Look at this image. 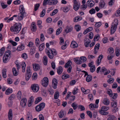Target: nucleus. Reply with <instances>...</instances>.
<instances>
[{
	"label": "nucleus",
	"mask_w": 120,
	"mask_h": 120,
	"mask_svg": "<svg viewBox=\"0 0 120 120\" xmlns=\"http://www.w3.org/2000/svg\"><path fill=\"white\" fill-rule=\"evenodd\" d=\"M21 28V25L19 24L16 23L13 26H11L10 28L11 31L14 32L15 34L18 33Z\"/></svg>",
	"instance_id": "obj_1"
},
{
	"label": "nucleus",
	"mask_w": 120,
	"mask_h": 120,
	"mask_svg": "<svg viewBox=\"0 0 120 120\" xmlns=\"http://www.w3.org/2000/svg\"><path fill=\"white\" fill-rule=\"evenodd\" d=\"M19 7L20 13L18 15V17L19 19L20 20H21L23 19L24 15L25 13V9L23 5H20Z\"/></svg>",
	"instance_id": "obj_2"
},
{
	"label": "nucleus",
	"mask_w": 120,
	"mask_h": 120,
	"mask_svg": "<svg viewBox=\"0 0 120 120\" xmlns=\"http://www.w3.org/2000/svg\"><path fill=\"white\" fill-rule=\"evenodd\" d=\"M109 107L107 106H102L101 107V109L99 110L100 113L104 115H107L109 114V112H106L109 109Z\"/></svg>",
	"instance_id": "obj_3"
},
{
	"label": "nucleus",
	"mask_w": 120,
	"mask_h": 120,
	"mask_svg": "<svg viewBox=\"0 0 120 120\" xmlns=\"http://www.w3.org/2000/svg\"><path fill=\"white\" fill-rule=\"evenodd\" d=\"M114 22L115 23L114 24V25H112L111 31V34H113L117 28L118 25V22L117 19H115L114 20Z\"/></svg>",
	"instance_id": "obj_4"
},
{
	"label": "nucleus",
	"mask_w": 120,
	"mask_h": 120,
	"mask_svg": "<svg viewBox=\"0 0 120 120\" xmlns=\"http://www.w3.org/2000/svg\"><path fill=\"white\" fill-rule=\"evenodd\" d=\"M26 73L25 75V79L26 81L29 80L31 75V73L30 67H27L26 70Z\"/></svg>",
	"instance_id": "obj_5"
},
{
	"label": "nucleus",
	"mask_w": 120,
	"mask_h": 120,
	"mask_svg": "<svg viewBox=\"0 0 120 120\" xmlns=\"http://www.w3.org/2000/svg\"><path fill=\"white\" fill-rule=\"evenodd\" d=\"M45 105V103L44 102L40 104L39 105L35 107L36 110L38 112L40 111L44 108Z\"/></svg>",
	"instance_id": "obj_6"
},
{
	"label": "nucleus",
	"mask_w": 120,
	"mask_h": 120,
	"mask_svg": "<svg viewBox=\"0 0 120 120\" xmlns=\"http://www.w3.org/2000/svg\"><path fill=\"white\" fill-rule=\"evenodd\" d=\"M31 88L33 91L37 92L39 90L38 85L37 84H34L31 85Z\"/></svg>",
	"instance_id": "obj_7"
},
{
	"label": "nucleus",
	"mask_w": 120,
	"mask_h": 120,
	"mask_svg": "<svg viewBox=\"0 0 120 120\" xmlns=\"http://www.w3.org/2000/svg\"><path fill=\"white\" fill-rule=\"evenodd\" d=\"M57 80L55 78L53 79L52 80V85L53 88L56 89L57 87Z\"/></svg>",
	"instance_id": "obj_8"
},
{
	"label": "nucleus",
	"mask_w": 120,
	"mask_h": 120,
	"mask_svg": "<svg viewBox=\"0 0 120 120\" xmlns=\"http://www.w3.org/2000/svg\"><path fill=\"white\" fill-rule=\"evenodd\" d=\"M84 44L85 46L87 47L89 46V44L91 42V41L89 38H86L84 40Z\"/></svg>",
	"instance_id": "obj_9"
},
{
	"label": "nucleus",
	"mask_w": 120,
	"mask_h": 120,
	"mask_svg": "<svg viewBox=\"0 0 120 120\" xmlns=\"http://www.w3.org/2000/svg\"><path fill=\"white\" fill-rule=\"evenodd\" d=\"M27 102V101L25 98H23L20 101V105L22 107H23L26 105V104Z\"/></svg>",
	"instance_id": "obj_10"
},
{
	"label": "nucleus",
	"mask_w": 120,
	"mask_h": 120,
	"mask_svg": "<svg viewBox=\"0 0 120 120\" xmlns=\"http://www.w3.org/2000/svg\"><path fill=\"white\" fill-rule=\"evenodd\" d=\"M100 46V44L99 43H97L96 44V45L95 46L94 48V54H96L97 52L98 51V50L99 49V47Z\"/></svg>",
	"instance_id": "obj_11"
},
{
	"label": "nucleus",
	"mask_w": 120,
	"mask_h": 120,
	"mask_svg": "<svg viewBox=\"0 0 120 120\" xmlns=\"http://www.w3.org/2000/svg\"><path fill=\"white\" fill-rule=\"evenodd\" d=\"M34 70L35 71H37L40 69L39 65L38 64H32Z\"/></svg>",
	"instance_id": "obj_12"
},
{
	"label": "nucleus",
	"mask_w": 120,
	"mask_h": 120,
	"mask_svg": "<svg viewBox=\"0 0 120 120\" xmlns=\"http://www.w3.org/2000/svg\"><path fill=\"white\" fill-rule=\"evenodd\" d=\"M8 115L9 119V120H11L13 117V114L12 109H9Z\"/></svg>",
	"instance_id": "obj_13"
},
{
	"label": "nucleus",
	"mask_w": 120,
	"mask_h": 120,
	"mask_svg": "<svg viewBox=\"0 0 120 120\" xmlns=\"http://www.w3.org/2000/svg\"><path fill=\"white\" fill-rule=\"evenodd\" d=\"M89 108L91 110H94L95 109V108H97L98 106L96 105V104H90L89 106Z\"/></svg>",
	"instance_id": "obj_14"
},
{
	"label": "nucleus",
	"mask_w": 120,
	"mask_h": 120,
	"mask_svg": "<svg viewBox=\"0 0 120 120\" xmlns=\"http://www.w3.org/2000/svg\"><path fill=\"white\" fill-rule=\"evenodd\" d=\"M114 50L112 48L110 47L108 49V53L109 55H114Z\"/></svg>",
	"instance_id": "obj_15"
},
{
	"label": "nucleus",
	"mask_w": 120,
	"mask_h": 120,
	"mask_svg": "<svg viewBox=\"0 0 120 120\" xmlns=\"http://www.w3.org/2000/svg\"><path fill=\"white\" fill-rule=\"evenodd\" d=\"M103 103L105 105H108L110 103L109 99L107 98H104L103 101Z\"/></svg>",
	"instance_id": "obj_16"
},
{
	"label": "nucleus",
	"mask_w": 120,
	"mask_h": 120,
	"mask_svg": "<svg viewBox=\"0 0 120 120\" xmlns=\"http://www.w3.org/2000/svg\"><path fill=\"white\" fill-rule=\"evenodd\" d=\"M58 2V1L56 0H52L49 2L48 4L50 5H54L56 4Z\"/></svg>",
	"instance_id": "obj_17"
},
{
	"label": "nucleus",
	"mask_w": 120,
	"mask_h": 120,
	"mask_svg": "<svg viewBox=\"0 0 120 120\" xmlns=\"http://www.w3.org/2000/svg\"><path fill=\"white\" fill-rule=\"evenodd\" d=\"M94 4V3L93 1H90L89 0L87 2V5L90 7H93Z\"/></svg>",
	"instance_id": "obj_18"
},
{
	"label": "nucleus",
	"mask_w": 120,
	"mask_h": 120,
	"mask_svg": "<svg viewBox=\"0 0 120 120\" xmlns=\"http://www.w3.org/2000/svg\"><path fill=\"white\" fill-rule=\"evenodd\" d=\"M25 47L24 45L21 44L17 47V50L19 51H20L24 49Z\"/></svg>",
	"instance_id": "obj_19"
},
{
	"label": "nucleus",
	"mask_w": 120,
	"mask_h": 120,
	"mask_svg": "<svg viewBox=\"0 0 120 120\" xmlns=\"http://www.w3.org/2000/svg\"><path fill=\"white\" fill-rule=\"evenodd\" d=\"M103 58V56L102 55H101L98 57V59L97 60V64L98 65H99L101 62V59Z\"/></svg>",
	"instance_id": "obj_20"
},
{
	"label": "nucleus",
	"mask_w": 120,
	"mask_h": 120,
	"mask_svg": "<svg viewBox=\"0 0 120 120\" xmlns=\"http://www.w3.org/2000/svg\"><path fill=\"white\" fill-rule=\"evenodd\" d=\"M48 62V58L46 56H44L43 59V62L44 64L45 65H46Z\"/></svg>",
	"instance_id": "obj_21"
},
{
	"label": "nucleus",
	"mask_w": 120,
	"mask_h": 120,
	"mask_svg": "<svg viewBox=\"0 0 120 120\" xmlns=\"http://www.w3.org/2000/svg\"><path fill=\"white\" fill-rule=\"evenodd\" d=\"M105 4L104 0H101L99 3V5L101 8H102L104 7Z\"/></svg>",
	"instance_id": "obj_22"
},
{
	"label": "nucleus",
	"mask_w": 120,
	"mask_h": 120,
	"mask_svg": "<svg viewBox=\"0 0 120 120\" xmlns=\"http://www.w3.org/2000/svg\"><path fill=\"white\" fill-rule=\"evenodd\" d=\"M63 71V68L61 66H59L58 68L57 69V72L59 75L61 74L62 72Z\"/></svg>",
	"instance_id": "obj_23"
},
{
	"label": "nucleus",
	"mask_w": 120,
	"mask_h": 120,
	"mask_svg": "<svg viewBox=\"0 0 120 120\" xmlns=\"http://www.w3.org/2000/svg\"><path fill=\"white\" fill-rule=\"evenodd\" d=\"M47 55L49 58L51 59H52L54 57V55L49 50H48L47 53Z\"/></svg>",
	"instance_id": "obj_24"
},
{
	"label": "nucleus",
	"mask_w": 120,
	"mask_h": 120,
	"mask_svg": "<svg viewBox=\"0 0 120 120\" xmlns=\"http://www.w3.org/2000/svg\"><path fill=\"white\" fill-rule=\"evenodd\" d=\"M7 70L6 69H3L2 70V75L3 77L4 78H6V76Z\"/></svg>",
	"instance_id": "obj_25"
},
{
	"label": "nucleus",
	"mask_w": 120,
	"mask_h": 120,
	"mask_svg": "<svg viewBox=\"0 0 120 120\" xmlns=\"http://www.w3.org/2000/svg\"><path fill=\"white\" fill-rule=\"evenodd\" d=\"M11 53L10 51L8 50L6 52L4 56L10 58L11 56Z\"/></svg>",
	"instance_id": "obj_26"
},
{
	"label": "nucleus",
	"mask_w": 120,
	"mask_h": 120,
	"mask_svg": "<svg viewBox=\"0 0 120 120\" xmlns=\"http://www.w3.org/2000/svg\"><path fill=\"white\" fill-rule=\"evenodd\" d=\"M72 64L71 61L70 60H69L66 63L64 66V67L65 68H68V67L71 66V65Z\"/></svg>",
	"instance_id": "obj_27"
},
{
	"label": "nucleus",
	"mask_w": 120,
	"mask_h": 120,
	"mask_svg": "<svg viewBox=\"0 0 120 120\" xmlns=\"http://www.w3.org/2000/svg\"><path fill=\"white\" fill-rule=\"evenodd\" d=\"M93 30V28L92 27H90L86 29L84 31L83 34H86L89 32Z\"/></svg>",
	"instance_id": "obj_28"
},
{
	"label": "nucleus",
	"mask_w": 120,
	"mask_h": 120,
	"mask_svg": "<svg viewBox=\"0 0 120 120\" xmlns=\"http://www.w3.org/2000/svg\"><path fill=\"white\" fill-rule=\"evenodd\" d=\"M45 47V44L44 43H42L40 45L39 47V50L41 51L44 49Z\"/></svg>",
	"instance_id": "obj_29"
},
{
	"label": "nucleus",
	"mask_w": 120,
	"mask_h": 120,
	"mask_svg": "<svg viewBox=\"0 0 120 120\" xmlns=\"http://www.w3.org/2000/svg\"><path fill=\"white\" fill-rule=\"evenodd\" d=\"M31 26L32 27V28H31V30L33 32L35 31L37 29V27L34 23L33 22L31 25Z\"/></svg>",
	"instance_id": "obj_30"
},
{
	"label": "nucleus",
	"mask_w": 120,
	"mask_h": 120,
	"mask_svg": "<svg viewBox=\"0 0 120 120\" xmlns=\"http://www.w3.org/2000/svg\"><path fill=\"white\" fill-rule=\"evenodd\" d=\"M9 58L8 57L4 56L3 58V62L5 63H7L9 60Z\"/></svg>",
	"instance_id": "obj_31"
},
{
	"label": "nucleus",
	"mask_w": 120,
	"mask_h": 120,
	"mask_svg": "<svg viewBox=\"0 0 120 120\" xmlns=\"http://www.w3.org/2000/svg\"><path fill=\"white\" fill-rule=\"evenodd\" d=\"M78 107L79 109H80L81 111H83L85 110V108L84 106L81 105H79L78 106H77V105L75 104V109L77 108Z\"/></svg>",
	"instance_id": "obj_32"
},
{
	"label": "nucleus",
	"mask_w": 120,
	"mask_h": 120,
	"mask_svg": "<svg viewBox=\"0 0 120 120\" xmlns=\"http://www.w3.org/2000/svg\"><path fill=\"white\" fill-rule=\"evenodd\" d=\"M80 58L79 57H76L75 58V63L78 64H82V61L80 60Z\"/></svg>",
	"instance_id": "obj_33"
},
{
	"label": "nucleus",
	"mask_w": 120,
	"mask_h": 120,
	"mask_svg": "<svg viewBox=\"0 0 120 120\" xmlns=\"http://www.w3.org/2000/svg\"><path fill=\"white\" fill-rule=\"evenodd\" d=\"M64 111L63 110H61L58 114L59 117L60 118H62L64 116Z\"/></svg>",
	"instance_id": "obj_34"
},
{
	"label": "nucleus",
	"mask_w": 120,
	"mask_h": 120,
	"mask_svg": "<svg viewBox=\"0 0 120 120\" xmlns=\"http://www.w3.org/2000/svg\"><path fill=\"white\" fill-rule=\"evenodd\" d=\"M80 4L79 2H77L75 0V11H77L79 8Z\"/></svg>",
	"instance_id": "obj_35"
},
{
	"label": "nucleus",
	"mask_w": 120,
	"mask_h": 120,
	"mask_svg": "<svg viewBox=\"0 0 120 120\" xmlns=\"http://www.w3.org/2000/svg\"><path fill=\"white\" fill-rule=\"evenodd\" d=\"M12 89L9 88L7 89L5 92V93L6 94L8 95L12 93Z\"/></svg>",
	"instance_id": "obj_36"
},
{
	"label": "nucleus",
	"mask_w": 120,
	"mask_h": 120,
	"mask_svg": "<svg viewBox=\"0 0 120 120\" xmlns=\"http://www.w3.org/2000/svg\"><path fill=\"white\" fill-rule=\"evenodd\" d=\"M27 120H32V116L30 113L28 112L27 114Z\"/></svg>",
	"instance_id": "obj_37"
},
{
	"label": "nucleus",
	"mask_w": 120,
	"mask_h": 120,
	"mask_svg": "<svg viewBox=\"0 0 120 120\" xmlns=\"http://www.w3.org/2000/svg\"><path fill=\"white\" fill-rule=\"evenodd\" d=\"M62 31V28L61 27L57 29L56 31V34L57 35L60 33Z\"/></svg>",
	"instance_id": "obj_38"
},
{
	"label": "nucleus",
	"mask_w": 120,
	"mask_h": 120,
	"mask_svg": "<svg viewBox=\"0 0 120 120\" xmlns=\"http://www.w3.org/2000/svg\"><path fill=\"white\" fill-rule=\"evenodd\" d=\"M92 76L90 75L87 76L86 78V81L87 82H89L91 81L92 80Z\"/></svg>",
	"instance_id": "obj_39"
},
{
	"label": "nucleus",
	"mask_w": 120,
	"mask_h": 120,
	"mask_svg": "<svg viewBox=\"0 0 120 120\" xmlns=\"http://www.w3.org/2000/svg\"><path fill=\"white\" fill-rule=\"evenodd\" d=\"M5 50V48L4 47H2L0 49V56H1L3 55Z\"/></svg>",
	"instance_id": "obj_40"
},
{
	"label": "nucleus",
	"mask_w": 120,
	"mask_h": 120,
	"mask_svg": "<svg viewBox=\"0 0 120 120\" xmlns=\"http://www.w3.org/2000/svg\"><path fill=\"white\" fill-rule=\"evenodd\" d=\"M111 106L112 107H116L117 106V102L116 101H113L111 103Z\"/></svg>",
	"instance_id": "obj_41"
},
{
	"label": "nucleus",
	"mask_w": 120,
	"mask_h": 120,
	"mask_svg": "<svg viewBox=\"0 0 120 120\" xmlns=\"http://www.w3.org/2000/svg\"><path fill=\"white\" fill-rule=\"evenodd\" d=\"M26 65V64L24 62H23L22 63V71L23 72H25Z\"/></svg>",
	"instance_id": "obj_42"
},
{
	"label": "nucleus",
	"mask_w": 120,
	"mask_h": 120,
	"mask_svg": "<svg viewBox=\"0 0 120 120\" xmlns=\"http://www.w3.org/2000/svg\"><path fill=\"white\" fill-rule=\"evenodd\" d=\"M12 72L13 75L15 76H16L18 75L17 72L16 70V68H12Z\"/></svg>",
	"instance_id": "obj_43"
},
{
	"label": "nucleus",
	"mask_w": 120,
	"mask_h": 120,
	"mask_svg": "<svg viewBox=\"0 0 120 120\" xmlns=\"http://www.w3.org/2000/svg\"><path fill=\"white\" fill-rule=\"evenodd\" d=\"M59 93L58 91L56 92L54 94V98L55 99H57L59 96Z\"/></svg>",
	"instance_id": "obj_44"
},
{
	"label": "nucleus",
	"mask_w": 120,
	"mask_h": 120,
	"mask_svg": "<svg viewBox=\"0 0 120 120\" xmlns=\"http://www.w3.org/2000/svg\"><path fill=\"white\" fill-rule=\"evenodd\" d=\"M116 119L115 116L112 115L108 117L107 120H116Z\"/></svg>",
	"instance_id": "obj_45"
},
{
	"label": "nucleus",
	"mask_w": 120,
	"mask_h": 120,
	"mask_svg": "<svg viewBox=\"0 0 120 120\" xmlns=\"http://www.w3.org/2000/svg\"><path fill=\"white\" fill-rule=\"evenodd\" d=\"M99 35L98 34L95 36L94 39V41H97L99 40Z\"/></svg>",
	"instance_id": "obj_46"
},
{
	"label": "nucleus",
	"mask_w": 120,
	"mask_h": 120,
	"mask_svg": "<svg viewBox=\"0 0 120 120\" xmlns=\"http://www.w3.org/2000/svg\"><path fill=\"white\" fill-rule=\"evenodd\" d=\"M50 52L54 56H56L57 54V52L54 49H51Z\"/></svg>",
	"instance_id": "obj_47"
},
{
	"label": "nucleus",
	"mask_w": 120,
	"mask_h": 120,
	"mask_svg": "<svg viewBox=\"0 0 120 120\" xmlns=\"http://www.w3.org/2000/svg\"><path fill=\"white\" fill-rule=\"evenodd\" d=\"M44 83H46L48 84L49 83L48 79L47 77H45L42 80V82Z\"/></svg>",
	"instance_id": "obj_48"
},
{
	"label": "nucleus",
	"mask_w": 120,
	"mask_h": 120,
	"mask_svg": "<svg viewBox=\"0 0 120 120\" xmlns=\"http://www.w3.org/2000/svg\"><path fill=\"white\" fill-rule=\"evenodd\" d=\"M42 99V98L41 97H38L37 98L35 102V104H37L38 103L41 101Z\"/></svg>",
	"instance_id": "obj_49"
},
{
	"label": "nucleus",
	"mask_w": 120,
	"mask_h": 120,
	"mask_svg": "<svg viewBox=\"0 0 120 120\" xmlns=\"http://www.w3.org/2000/svg\"><path fill=\"white\" fill-rule=\"evenodd\" d=\"M70 76L68 74L64 75H63L62 76V79H64L69 77Z\"/></svg>",
	"instance_id": "obj_50"
},
{
	"label": "nucleus",
	"mask_w": 120,
	"mask_h": 120,
	"mask_svg": "<svg viewBox=\"0 0 120 120\" xmlns=\"http://www.w3.org/2000/svg\"><path fill=\"white\" fill-rule=\"evenodd\" d=\"M120 51V49H118L117 48L116 49L115 52L116 55V56H119L120 54V53H119V52Z\"/></svg>",
	"instance_id": "obj_51"
},
{
	"label": "nucleus",
	"mask_w": 120,
	"mask_h": 120,
	"mask_svg": "<svg viewBox=\"0 0 120 120\" xmlns=\"http://www.w3.org/2000/svg\"><path fill=\"white\" fill-rule=\"evenodd\" d=\"M58 12V10L57 9H55L52 11L51 13L50 14V15L51 16H53L56 14Z\"/></svg>",
	"instance_id": "obj_52"
},
{
	"label": "nucleus",
	"mask_w": 120,
	"mask_h": 120,
	"mask_svg": "<svg viewBox=\"0 0 120 120\" xmlns=\"http://www.w3.org/2000/svg\"><path fill=\"white\" fill-rule=\"evenodd\" d=\"M107 93L109 95L110 97H112L113 96V94L112 90L111 89H109L107 91Z\"/></svg>",
	"instance_id": "obj_53"
},
{
	"label": "nucleus",
	"mask_w": 120,
	"mask_h": 120,
	"mask_svg": "<svg viewBox=\"0 0 120 120\" xmlns=\"http://www.w3.org/2000/svg\"><path fill=\"white\" fill-rule=\"evenodd\" d=\"M87 6L85 4H83L80 7V9L83 10H85L87 8Z\"/></svg>",
	"instance_id": "obj_54"
},
{
	"label": "nucleus",
	"mask_w": 120,
	"mask_h": 120,
	"mask_svg": "<svg viewBox=\"0 0 120 120\" xmlns=\"http://www.w3.org/2000/svg\"><path fill=\"white\" fill-rule=\"evenodd\" d=\"M75 27H76L75 29L77 32L79 31L81 29V27L79 25H75Z\"/></svg>",
	"instance_id": "obj_55"
},
{
	"label": "nucleus",
	"mask_w": 120,
	"mask_h": 120,
	"mask_svg": "<svg viewBox=\"0 0 120 120\" xmlns=\"http://www.w3.org/2000/svg\"><path fill=\"white\" fill-rule=\"evenodd\" d=\"M101 25V23L100 22H96L95 25V26L97 28L100 27Z\"/></svg>",
	"instance_id": "obj_56"
},
{
	"label": "nucleus",
	"mask_w": 120,
	"mask_h": 120,
	"mask_svg": "<svg viewBox=\"0 0 120 120\" xmlns=\"http://www.w3.org/2000/svg\"><path fill=\"white\" fill-rule=\"evenodd\" d=\"M90 70L91 72L93 73L94 72L95 70V66L93 65L92 67H90Z\"/></svg>",
	"instance_id": "obj_57"
},
{
	"label": "nucleus",
	"mask_w": 120,
	"mask_h": 120,
	"mask_svg": "<svg viewBox=\"0 0 120 120\" xmlns=\"http://www.w3.org/2000/svg\"><path fill=\"white\" fill-rule=\"evenodd\" d=\"M45 9L43 10L41 13L40 17H43L45 15Z\"/></svg>",
	"instance_id": "obj_58"
},
{
	"label": "nucleus",
	"mask_w": 120,
	"mask_h": 120,
	"mask_svg": "<svg viewBox=\"0 0 120 120\" xmlns=\"http://www.w3.org/2000/svg\"><path fill=\"white\" fill-rule=\"evenodd\" d=\"M21 92L20 91H19L17 93V97L21 99Z\"/></svg>",
	"instance_id": "obj_59"
},
{
	"label": "nucleus",
	"mask_w": 120,
	"mask_h": 120,
	"mask_svg": "<svg viewBox=\"0 0 120 120\" xmlns=\"http://www.w3.org/2000/svg\"><path fill=\"white\" fill-rule=\"evenodd\" d=\"M22 57L25 59H26L27 58V56L26 53H23L22 55Z\"/></svg>",
	"instance_id": "obj_60"
},
{
	"label": "nucleus",
	"mask_w": 120,
	"mask_h": 120,
	"mask_svg": "<svg viewBox=\"0 0 120 120\" xmlns=\"http://www.w3.org/2000/svg\"><path fill=\"white\" fill-rule=\"evenodd\" d=\"M71 47L74 48H75V41H72L71 42V45H70Z\"/></svg>",
	"instance_id": "obj_61"
},
{
	"label": "nucleus",
	"mask_w": 120,
	"mask_h": 120,
	"mask_svg": "<svg viewBox=\"0 0 120 120\" xmlns=\"http://www.w3.org/2000/svg\"><path fill=\"white\" fill-rule=\"evenodd\" d=\"M44 35L43 34H41L40 40L41 42H42L44 40Z\"/></svg>",
	"instance_id": "obj_62"
},
{
	"label": "nucleus",
	"mask_w": 120,
	"mask_h": 120,
	"mask_svg": "<svg viewBox=\"0 0 120 120\" xmlns=\"http://www.w3.org/2000/svg\"><path fill=\"white\" fill-rule=\"evenodd\" d=\"M15 95L13 94H12L9 98V100L11 101L14 99L15 98Z\"/></svg>",
	"instance_id": "obj_63"
},
{
	"label": "nucleus",
	"mask_w": 120,
	"mask_h": 120,
	"mask_svg": "<svg viewBox=\"0 0 120 120\" xmlns=\"http://www.w3.org/2000/svg\"><path fill=\"white\" fill-rule=\"evenodd\" d=\"M114 80V79L113 78H111L108 80L107 82L109 83L110 84L112 83Z\"/></svg>",
	"instance_id": "obj_64"
}]
</instances>
